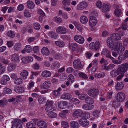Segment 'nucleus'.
I'll list each match as a JSON object with an SVG mask.
<instances>
[{
    "mask_svg": "<svg viewBox=\"0 0 128 128\" xmlns=\"http://www.w3.org/2000/svg\"><path fill=\"white\" fill-rule=\"evenodd\" d=\"M128 69V64H122L118 66L117 70L120 74H123Z\"/></svg>",
    "mask_w": 128,
    "mask_h": 128,
    "instance_id": "obj_1",
    "label": "nucleus"
},
{
    "mask_svg": "<svg viewBox=\"0 0 128 128\" xmlns=\"http://www.w3.org/2000/svg\"><path fill=\"white\" fill-rule=\"evenodd\" d=\"M12 125L11 128H22V121L19 119H15L12 122Z\"/></svg>",
    "mask_w": 128,
    "mask_h": 128,
    "instance_id": "obj_2",
    "label": "nucleus"
},
{
    "mask_svg": "<svg viewBox=\"0 0 128 128\" xmlns=\"http://www.w3.org/2000/svg\"><path fill=\"white\" fill-rule=\"evenodd\" d=\"M56 32L57 33L60 34H66L68 32V30L66 27L60 26L57 28Z\"/></svg>",
    "mask_w": 128,
    "mask_h": 128,
    "instance_id": "obj_3",
    "label": "nucleus"
},
{
    "mask_svg": "<svg viewBox=\"0 0 128 128\" xmlns=\"http://www.w3.org/2000/svg\"><path fill=\"white\" fill-rule=\"evenodd\" d=\"M87 94L90 96L95 98L98 94L99 91L97 89L92 88L88 90Z\"/></svg>",
    "mask_w": 128,
    "mask_h": 128,
    "instance_id": "obj_4",
    "label": "nucleus"
},
{
    "mask_svg": "<svg viewBox=\"0 0 128 128\" xmlns=\"http://www.w3.org/2000/svg\"><path fill=\"white\" fill-rule=\"evenodd\" d=\"M125 97V95L124 93L119 92L117 94L116 100L118 102H122L124 100Z\"/></svg>",
    "mask_w": 128,
    "mask_h": 128,
    "instance_id": "obj_5",
    "label": "nucleus"
},
{
    "mask_svg": "<svg viewBox=\"0 0 128 128\" xmlns=\"http://www.w3.org/2000/svg\"><path fill=\"white\" fill-rule=\"evenodd\" d=\"M88 6V4L86 2L83 1L80 2L78 5L77 9L79 10H82Z\"/></svg>",
    "mask_w": 128,
    "mask_h": 128,
    "instance_id": "obj_6",
    "label": "nucleus"
},
{
    "mask_svg": "<svg viewBox=\"0 0 128 128\" xmlns=\"http://www.w3.org/2000/svg\"><path fill=\"white\" fill-rule=\"evenodd\" d=\"M84 114L83 112L80 110H76L74 111L73 114L74 116L75 117L83 118L84 116Z\"/></svg>",
    "mask_w": 128,
    "mask_h": 128,
    "instance_id": "obj_7",
    "label": "nucleus"
},
{
    "mask_svg": "<svg viewBox=\"0 0 128 128\" xmlns=\"http://www.w3.org/2000/svg\"><path fill=\"white\" fill-rule=\"evenodd\" d=\"M97 23L96 18L93 16H91L90 17L89 21V24L91 26H94Z\"/></svg>",
    "mask_w": 128,
    "mask_h": 128,
    "instance_id": "obj_8",
    "label": "nucleus"
},
{
    "mask_svg": "<svg viewBox=\"0 0 128 128\" xmlns=\"http://www.w3.org/2000/svg\"><path fill=\"white\" fill-rule=\"evenodd\" d=\"M74 39L76 41L80 44H83L84 40V38L80 35H76L74 37Z\"/></svg>",
    "mask_w": 128,
    "mask_h": 128,
    "instance_id": "obj_9",
    "label": "nucleus"
},
{
    "mask_svg": "<svg viewBox=\"0 0 128 128\" xmlns=\"http://www.w3.org/2000/svg\"><path fill=\"white\" fill-rule=\"evenodd\" d=\"M73 64L74 67L76 69H80L82 67L81 62L78 60H74Z\"/></svg>",
    "mask_w": 128,
    "mask_h": 128,
    "instance_id": "obj_10",
    "label": "nucleus"
},
{
    "mask_svg": "<svg viewBox=\"0 0 128 128\" xmlns=\"http://www.w3.org/2000/svg\"><path fill=\"white\" fill-rule=\"evenodd\" d=\"M79 124L82 126H85L89 124V122L84 118H82L79 121Z\"/></svg>",
    "mask_w": 128,
    "mask_h": 128,
    "instance_id": "obj_11",
    "label": "nucleus"
},
{
    "mask_svg": "<svg viewBox=\"0 0 128 128\" xmlns=\"http://www.w3.org/2000/svg\"><path fill=\"white\" fill-rule=\"evenodd\" d=\"M115 66V65L114 64H110L107 66L106 65H102L101 68L102 70H106L108 71L112 69Z\"/></svg>",
    "mask_w": 128,
    "mask_h": 128,
    "instance_id": "obj_12",
    "label": "nucleus"
},
{
    "mask_svg": "<svg viewBox=\"0 0 128 128\" xmlns=\"http://www.w3.org/2000/svg\"><path fill=\"white\" fill-rule=\"evenodd\" d=\"M14 90L16 92L20 94L23 93L24 92V87L16 86L14 88Z\"/></svg>",
    "mask_w": 128,
    "mask_h": 128,
    "instance_id": "obj_13",
    "label": "nucleus"
},
{
    "mask_svg": "<svg viewBox=\"0 0 128 128\" xmlns=\"http://www.w3.org/2000/svg\"><path fill=\"white\" fill-rule=\"evenodd\" d=\"M103 54L106 55V57L110 58V59H113V57L110 55V52L106 48L104 49L102 52Z\"/></svg>",
    "mask_w": 128,
    "mask_h": 128,
    "instance_id": "obj_14",
    "label": "nucleus"
},
{
    "mask_svg": "<svg viewBox=\"0 0 128 128\" xmlns=\"http://www.w3.org/2000/svg\"><path fill=\"white\" fill-rule=\"evenodd\" d=\"M37 124L38 126L39 127L46 128L47 126L46 123L43 121H38L37 122Z\"/></svg>",
    "mask_w": 128,
    "mask_h": 128,
    "instance_id": "obj_15",
    "label": "nucleus"
},
{
    "mask_svg": "<svg viewBox=\"0 0 128 128\" xmlns=\"http://www.w3.org/2000/svg\"><path fill=\"white\" fill-rule=\"evenodd\" d=\"M124 86L123 83L121 82H118L115 86V88L117 90H120L123 88Z\"/></svg>",
    "mask_w": 128,
    "mask_h": 128,
    "instance_id": "obj_16",
    "label": "nucleus"
},
{
    "mask_svg": "<svg viewBox=\"0 0 128 128\" xmlns=\"http://www.w3.org/2000/svg\"><path fill=\"white\" fill-rule=\"evenodd\" d=\"M94 107V106L92 105H88L85 104L82 106V108L86 110H89L92 109Z\"/></svg>",
    "mask_w": 128,
    "mask_h": 128,
    "instance_id": "obj_17",
    "label": "nucleus"
},
{
    "mask_svg": "<svg viewBox=\"0 0 128 128\" xmlns=\"http://www.w3.org/2000/svg\"><path fill=\"white\" fill-rule=\"evenodd\" d=\"M12 59L14 62H18L19 61V56L17 54H14L12 55Z\"/></svg>",
    "mask_w": 128,
    "mask_h": 128,
    "instance_id": "obj_18",
    "label": "nucleus"
},
{
    "mask_svg": "<svg viewBox=\"0 0 128 128\" xmlns=\"http://www.w3.org/2000/svg\"><path fill=\"white\" fill-rule=\"evenodd\" d=\"M51 84L50 81L47 80L44 82L43 85V88L44 89L49 88Z\"/></svg>",
    "mask_w": 128,
    "mask_h": 128,
    "instance_id": "obj_19",
    "label": "nucleus"
},
{
    "mask_svg": "<svg viewBox=\"0 0 128 128\" xmlns=\"http://www.w3.org/2000/svg\"><path fill=\"white\" fill-rule=\"evenodd\" d=\"M42 76L44 77L48 78L50 76L51 73L48 71L44 70L42 72Z\"/></svg>",
    "mask_w": 128,
    "mask_h": 128,
    "instance_id": "obj_20",
    "label": "nucleus"
},
{
    "mask_svg": "<svg viewBox=\"0 0 128 128\" xmlns=\"http://www.w3.org/2000/svg\"><path fill=\"white\" fill-rule=\"evenodd\" d=\"M42 53L44 55L46 56L50 54L48 49L46 47H44L42 48Z\"/></svg>",
    "mask_w": 128,
    "mask_h": 128,
    "instance_id": "obj_21",
    "label": "nucleus"
},
{
    "mask_svg": "<svg viewBox=\"0 0 128 128\" xmlns=\"http://www.w3.org/2000/svg\"><path fill=\"white\" fill-rule=\"evenodd\" d=\"M109 6L108 4H104L102 7V11L104 12H106L108 11L109 9Z\"/></svg>",
    "mask_w": 128,
    "mask_h": 128,
    "instance_id": "obj_22",
    "label": "nucleus"
},
{
    "mask_svg": "<svg viewBox=\"0 0 128 128\" xmlns=\"http://www.w3.org/2000/svg\"><path fill=\"white\" fill-rule=\"evenodd\" d=\"M26 4L28 8L31 9L34 8V4L32 1L29 0L26 3Z\"/></svg>",
    "mask_w": 128,
    "mask_h": 128,
    "instance_id": "obj_23",
    "label": "nucleus"
},
{
    "mask_svg": "<svg viewBox=\"0 0 128 128\" xmlns=\"http://www.w3.org/2000/svg\"><path fill=\"white\" fill-rule=\"evenodd\" d=\"M111 36L112 37V40L116 41L119 40L121 38V37L117 33L113 34Z\"/></svg>",
    "mask_w": 128,
    "mask_h": 128,
    "instance_id": "obj_24",
    "label": "nucleus"
},
{
    "mask_svg": "<svg viewBox=\"0 0 128 128\" xmlns=\"http://www.w3.org/2000/svg\"><path fill=\"white\" fill-rule=\"evenodd\" d=\"M110 74L112 77H115L120 74L117 69L116 70H112L110 72Z\"/></svg>",
    "mask_w": 128,
    "mask_h": 128,
    "instance_id": "obj_25",
    "label": "nucleus"
},
{
    "mask_svg": "<svg viewBox=\"0 0 128 128\" xmlns=\"http://www.w3.org/2000/svg\"><path fill=\"white\" fill-rule=\"evenodd\" d=\"M28 72L26 70H23L20 74V75L24 79H25L27 78V76L28 75Z\"/></svg>",
    "mask_w": 128,
    "mask_h": 128,
    "instance_id": "obj_26",
    "label": "nucleus"
},
{
    "mask_svg": "<svg viewBox=\"0 0 128 128\" xmlns=\"http://www.w3.org/2000/svg\"><path fill=\"white\" fill-rule=\"evenodd\" d=\"M16 65L10 63L8 66V71L10 72L14 70L16 68Z\"/></svg>",
    "mask_w": 128,
    "mask_h": 128,
    "instance_id": "obj_27",
    "label": "nucleus"
},
{
    "mask_svg": "<svg viewBox=\"0 0 128 128\" xmlns=\"http://www.w3.org/2000/svg\"><path fill=\"white\" fill-rule=\"evenodd\" d=\"M48 36L52 38L56 39L57 38L58 36L54 32H50L48 33Z\"/></svg>",
    "mask_w": 128,
    "mask_h": 128,
    "instance_id": "obj_28",
    "label": "nucleus"
},
{
    "mask_svg": "<svg viewBox=\"0 0 128 128\" xmlns=\"http://www.w3.org/2000/svg\"><path fill=\"white\" fill-rule=\"evenodd\" d=\"M8 103L7 100L6 99L3 98L0 100V106L4 107Z\"/></svg>",
    "mask_w": 128,
    "mask_h": 128,
    "instance_id": "obj_29",
    "label": "nucleus"
},
{
    "mask_svg": "<svg viewBox=\"0 0 128 128\" xmlns=\"http://www.w3.org/2000/svg\"><path fill=\"white\" fill-rule=\"evenodd\" d=\"M71 96L69 94H63L61 96V98L63 99H68L71 98Z\"/></svg>",
    "mask_w": 128,
    "mask_h": 128,
    "instance_id": "obj_30",
    "label": "nucleus"
},
{
    "mask_svg": "<svg viewBox=\"0 0 128 128\" xmlns=\"http://www.w3.org/2000/svg\"><path fill=\"white\" fill-rule=\"evenodd\" d=\"M80 21L82 24H85L88 22V19L86 16H82L80 18Z\"/></svg>",
    "mask_w": 128,
    "mask_h": 128,
    "instance_id": "obj_31",
    "label": "nucleus"
},
{
    "mask_svg": "<svg viewBox=\"0 0 128 128\" xmlns=\"http://www.w3.org/2000/svg\"><path fill=\"white\" fill-rule=\"evenodd\" d=\"M108 46L110 48H116L115 42L113 40L111 41V42L107 44Z\"/></svg>",
    "mask_w": 128,
    "mask_h": 128,
    "instance_id": "obj_32",
    "label": "nucleus"
},
{
    "mask_svg": "<svg viewBox=\"0 0 128 128\" xmlns=\"http://www.w3.org/2000/svg\"><path fill=\"white\" fill-rule=\"evenodd\" d=\"M55 44L56 46L60 47H63L65 45L64 43L62 41H56Z\"/></svg>",
    "mask_w": 128,
    "mask_h": 128,
    "instance_id": "obj_33",
    "label": "nucleus"
},
{
    "mask_svg": "<svg viewBox=\"0 0 128 128\" xmlns=\"http://www.w3.org/2000/svg\"><path fill=\"white\" fill-rule=\"evenodd\" d=\"M73 23L78 30L80 31H81L82 30V27L80 25L78 24L77 22L74 21L73 22Z\"/></svg>",
    "mask_w": 128,
    "mask_h": 128,
    "instance_id": "obj_34",
    "label": "nucleus"
},
{
    "mask_svg": "<svg viewBox=\"0 0 128 128\" xmlns=\"http://www.w3.org/2000/svg\"><path fill=\"white\" fill-rule=\"evenodd\" d=\"M70 102L76 104H78L80 103L79 100L76 98H72L70 99Z\"/></svg>",
    "mask_w": 128,
    "mask_h": 128,
    "instance_id": "obj_35",
    "label": "nucleus"
},
{
    "mask_svg": "<svg viewBox=\"0 0 128 128\" xmlns=\"http://www.w3.org/2000/svg\"><path fill=\"white\" fill-rule=\"evenodd\" d=\"M85 101L87 104H92L94 102V100L93 99L88 96L86 98Z\"/></svg>",
    "mask_w": 128,
    "mask_h": 128,
    "instance_id": "obj_36",
    "label": "nucleus"
},
{
    "mask_svg": "<svg viewBox=\"0 0 128 128\" xmlns=\"http://www.w3.org/2000/svg\"><path fill=\"white\" fill-rule=\"evenodd\" d=\"M71 126L73 128H77L79 127V124L76 121H73L70 122Z\"/></svg>",
    "mask_w": 128,
    "mask_h": 128,
    "instance_id": "obj_37",
    "label": "nucleus"
},
{
    "mask_svg": "<svg viewBox=\"0 0 128 128\" xmlns=\"http://www.w3.org/2000/svg\"><path fill=\"white\" fill-rule=\"evenodd\" d=\"M18 100L14 98H12L9 99L8 101L9 102H12L14 104H17L18 103Z\"/></svg>",
    "mask_w": 128,
    "mask_h": 128,
    "instance_id": "obj_38",
    "label": "nucleus"
},
{
    "mask_svg": "<svg viewBox=\"0 0 128 128\" xmlns=\"http://www.w3.org/2000/svg\"><path fill=\"white\" fill-rule=\"evenodd\" d=\"M68 80L71 83H72L74 81V76L72 74L69 75L68 77Z\"/></svg>",
    "mask_w": 128,
    "mask_h": 128,
    "instance_id": "obj_39",
    "label": "nucleus"
},
{
    "mask_svg": "<svg viewBox=\"0 0 128 128\" xmlns=\"http://www.w3.org/2000/svg\"><path fill=\"white\" fill-rule=\"evenodd\" d=\"M114 13L117 16H120L122 13L121 10L119 9L116 8L114 11Z\"/></svg>",
    "mask_w": 128,
    "mask_h": 128,
    "instance_id": "obj_40",
    "label": "nucleus"
},
{
    "mask_svg": "<svg viewBox=\"0 0 128 128\" xmlns=\"http://www.w3.org/2000/svg\"><path fill=\"white\" fill-rule=\"evenodd\" d=\"M48 116L51 118H56L57 116L56 114L52 112H48Z\"/></svg>",
    "mask_w": 128,
    "mask_h": 128,
    "instance_id": "obj_41",
    "label": "nucleus"
},
{
    "mask_svg": "<svg viewBox=\"0 0 128 128\" xmlns=\"http://www.w3.org/2000/svg\"><path fill=\"white\" fill-rule=\"evenodd\" d=\"M54 21L60 24L62 22V19L59 17H55L54 18Z\"/></svg>",
    "mask_w": 128,
    "mask_h": 128,
    "instance_id": "obj_42",
    "label": "nucleus"
},
{
    "mask_svg": "<svg viewBox=\"0 0 128 128\" xmlns=\"http://www.w3.org/2000/svg\"><path fill=\"white\" fill-rule=\"evenodd\" d=\"M78 74L79 76L82 78L84 79H87L88 78V77L87 76L86 74L83 72H80Z\"/></svg>",
    "mask_w": 128,
    "mask_h": 128,
    "instance_id": "obj_43",
    "label": "nucleus"
},
{
    "mask_svg": "<svg viewBox=\"0 0 128 128\" xmlns=\"http://www.w3.org/2000/svg\"><path fill=\"white\" fill-rule=\"evenodd\" d=\"M60 66V63L58 62H54L52 64V67L54 69H57L59 68Z\"/></svg>",
    "mask_w": 128,
    "mask_h": 128,
    "instance_id": "obj_44",
    "label": "nucleus"
},
{
    "mask_svg": "<svg viewBox=\"0 0 128 128\" xmlns=\"http://www.w3.org/2000/svg\"><path fill=\"white\" fill-rule=\"evenodd\" d=\"M7 36L12 38H13L14 37L15 35L13 32L12 31H9L7 33Z\"/></svg>",
    "mask_w": 128,
    "mask_h": 128,
    "instance_id": "obj_45",
    "label": "nucleus"
},
{
    "mask_svg": "<svg viewBox=\"0 0 128 128\" xmlns=\"http://www.w3.org/2000/svg\"><path fill=\"white\" fill-rule=\"evenodd\" d=\"M24 15L26 17H30L31 16V14L28 10H26L24 12Z\"/></svg>",
    "mask_w": 128,
    "mask_h": 128,
    "instance_id": "obj_46",
    "label": "nucleus"
},
{
    "mask_svg": "<svg viewBox=\"0 0 128 128\" xmlns=\"http://www.w3.org/2000/svg\"><path fill=\"white\" fill-rule=\"evenodd\" d=\"M72 50L73 51L76 50L77 48H78L77 44L74 43H73L71 44Z\"/></svg>",
    "mask_w": 128,
    "mask_h": 128,
    "instance_id": "obj_47",
    "label": "nucleus"
},
{
    "mask_svg": "<svg viewBox=\"0 0 128 128\" xmlns=\"http://www.w3.org/2000/svg\"><path fill=\"white\" fill-rule=\"evenodd\" d=\"M54 109L52 106H47L45 110L46 112H52L54 110Z\"/></svg>",
    "mask_w": 128,
    "mask_h": 128,
    "instance_id": "obj_48",
    "label": "nucleus"
},
{
    "mask_svg": "<svg viewBox=\"0 0 128 128\" xmlns=\"http://www.w3.org/2000/svg\"><path fill=\"white\" fill-rule=\"evenodd\" d=\"M33 26L34 28L36 30H38L40 29V25L37 22L34 23Z\"/></svg>",
    "mask_w": 128,
    "mask_h": 128,
    "instance_id": "obj_49",
    "label": "nucleus"
},
{
    "mask_svg": "<svg viewBox=\"0 0 128 128\" xmlns=\"http://www.w3.org/2000/svg\"><path fill=\"white\" fill-rule=\"evenodd\" d=\"M22 80L21 78H18L16 79L14 81V83L17 85H19L22 83Z\"/></svg>",
    "mask_w": 128,
    "mask_h": 128,
    "instance_id": "obj_50",
    "label": "nucleus"
},
{
    "mask_svg": "<svg viewBox=\"0 0 128 128\" xmlns=\"http://www.w3.org/2000/svg\"><path fill=\"white\" fill-rule=\"evenodd\" d=\"M46 99L43 97H39L38 99V101L40 104H43L45 102Z\"/></svg>",
    "mask_w": 128,
    "mask_h": 128,
    "instance_id": "obj_51",
    "label": "nucleus"
},
{
    "mask_svg": "<svg viewBox=\"0 0 128 128\" xmlns=\"http://www.w3.org/2000/svg\"><path fill=\"white\" fill-rule=\"evenodd\" d=\"M105 74H101L99 73H96L94 75L95 77L98 78H101L104 77L105 76Z\"/></svg>",
    "mask_w": 128,
    "mask_h": 128,
    "instance_id": "obj_52",
    "label": "nucleus"
},
{
    "mask_svg": "<svg viewBox=\"0 0 128 128\" xmlns=\"http://www.w3.org/2000/svg\"><path fill=\"white\" fill-rule=\"evenodd\" d=\"M100 113V111L98 110H96L93 112V115L94 116L98 118Z\"/></svg>",
    "mask_w": 128,
    "mask_h": 128,
    "instance_id": "obj_53",
    "label": "nucleus"
},
{
    "mask_svg": "<svg viewBox=\"0 0 128 128\" xmlns=\"http://www.w3.org/2000/svg\"><path fill=\"white\" fill-rule=\"evenodd\" d=\"M88 96L86 94H80L79 95V96L81 100H86Z\"/></svg>",
    "mask_w": 128,
    "mask_h": 128,
    "instance_id": "obj_54",
    "label": "nucleus"
},
{
    "mask_svg": "<svg viewBox=\"0 0 128 128\" xmlns=\"http://www.w3.org/2000/svg\"><path fill=\"white\" fill-rule=\"evenodd\" d=\"M34 125V124L29 122L26 124V126L28 128H36Z\"/></svg>",
    "mask_w": 128,
    "mask_h": 128,
    "instance_id": "obj_55",
    "label": "nucleus"
},
{
    "mask_svg": "<svg viewBox=\"0 0 128 128\" xmlns=\"http://www.w3.org/2000/svg\"><path fill=\"white\" fill-rule=\"evenodd\" d=\"M95 50L97 51L99 50L100 47V43L99 42L96 41L94 44Z\"/></svg>",
    "mask_w": 128,
    "mask_h": 128,
    "instance_id": "obj_56",
    "label": "nucleus"
},
{
    "mask_svg": "<svg viewBox=\"0 0 128 128\" xmlns=\"http://www.w3.org/2000/svg\"><path fill=\"white\" fill-rule=\"evenodd\" d=\"M25 50L28 52L29 53L32 51V48L29 45H26L25 48Z\"/></svg>",
    "mask_w": 128,
    "mask_h": 128,
    "instance_id": "obj_57",
    "label": "nucleus"
},
{
    "mask_svg": "<svg viewBox=\"0 0 128 128\" xmlns=\"http://www.w3.org/2000/svg\"><path fill=\"white\" fill-rule=\"evenodd\" d=\"M68 111L67 110H64L62 111V113L60 114V115L63 118L66 116L65 113H67L68 112Z\"/></svg>",
    "mask_w": 128,
    "mask_h": 128,
    "instance_id": "obj_58",
    "label": "nucleus"
},
{
    "mask_svg": "<svg viewBox=\"0 0 128 128\" xmlns=\"http://www.w3.org/2000/svg\"><path fill=\"white\" fill-rule=\"evenodd\" d=\"M100 63L101 64H104L103 65H106L108 64V62L107 60L104 59V58H102L100 61Z\"/></svg>",
    "mask_w": 128,
    "mask_h": 128,
    "instance_id": "obj_59",
    "label": "nucleus"
},
{
    "mask_svg": "<svg viewBox=\"0 0 128 128\" xmlns=\"http://www.w3.org/2000/svg\"><path fill=\"white\" fill-rule=\"evenodd\" d=\"M4 91L5 93L8 94H10L12 92L11 90L7 88H4Z\"/></svg>",
    "mask_w": 128,
    "mask_h": 128,
    "instance_id": "obj_60",
    "label": "nucleus"
},
{
    "mask_svg": "<svg viewBox=\"0 0 128 128\" xmlns=\"http://www.w3.org/2000/svg\"><path fill=\"white\" fill-rule=\"evenodd\" d=\"M110 59L112 60V62L113 63L116 64H121L122 63V62L121 61L114 60L113 58V59Z\"/></svg>",
    "mask_w": 128,
    "mask_h": 128,
    "instance_id": "obj_61",
    "label": "nucleus"
},
{
    "mask_svg": "<svg viewBox=\"0 0 128 128\" xmlns=\"http://www.w3.org/2000/svg\"><path fill=\"white\" fill-rule=\"evenodd\" d=\"M20 44H16L14 46V48L16 50H20Z\"/></svg>",
    "mask_w": 128,
    "mask_h": 128,
    "instance_id": "obj_62",
    "label": "nucleus"
},
{
    "mask_svg": "<svg viewBox=\"0 0 128 128\" xmlns=\"http://www.w3.org/2000/svg\"><path fill=\"white\" fill-rule=\"evenodd\" d=\"M62 3L65 6L68 5L70 3V0H64L62 2Z\"/></svg>",
    "mask_w": 128,
    "mask_h": 128,
    "instance_id": "obj_63",
    "label": "nucleus"
},
{
    "mask_svg": "<svg viewBox=\"0 0 128 128\" xmlns=\"http://www.w3.org/2000/svg\"><path fill=\"white\" fill-rule=\"evenodd\" d=\"M90 48L92 50H95V45L94 42L90 44L89 46Z\"/></svg>",
    "mask_w": 128,
    "mask_h": 128,
    "instance_id": "obj_64",
    "label": "nucleus"
}]
</instances>
